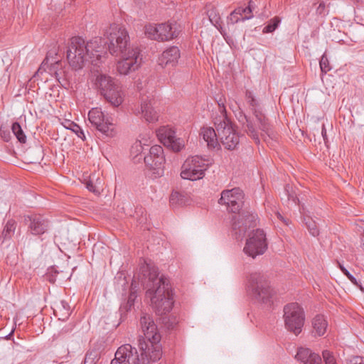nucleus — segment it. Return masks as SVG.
Listing matches in <instances>:
<instances>
[{
  "label": "nucleus",
  "mask_w": 364,
  "mask_h": 364,
  "mask_svg": "<svg viewBox=\"0 0 364 364\" xmlns=\"http://www.w3.org/2000/svg\"><path fill=\"white\" fill-rule=\"evenodd\" d=\"M276 215L279 220L282 221L286 225H288V220H286L279 213H277Z\"/></svg>",
  "instance_id": "a18cd8bd"
},
{
  "label": "nucleus",
  "mask_w": 364,
  "mask_h": 364,
  "mask_svg": "<svg viewBox=\"0 0 364 364\" xmlns=\"http://www.w3.org/2000/svg\"><path fill=\"white\" fill-rule=\"evenodd\" d=\"M145 33L152 40L165 41L176 38L178 34V31L176 23H162L146 26Z\"/></svg>",
  "instance_id": "f8f14e48"
},
{
  "label": "nucleus",
  "mask_w": 364,
  "mask_h": 364,
  "mask_svg": "<svg viewBox=\"0 0 364 364\" xmlns=\"http://www.w3.org/2000/svg\"><path fill=\"white\" fill-rule=\"evenodd\" d=\"M154 100L146 97H142L141 103V114L148 122H155L159 119V114L154 108Z\"/></svg>",
  "instance_id": "4be33fe9"
},
{
  "label": "nucleus",
  "mask_w": 364,
  "mask_h": 364,
  "mask_svg": "<svg viewBox=\"0 0 364 364\" xmlns=\"http://www.w3.org/2000/svg\"><path fill=\"white\" fill-rule=\"evenodd\" d=\"M136 149V151H141V152H143V153H144L143 149H141V148H139V147L138 148V149ZM141 157H144V154H143V155H141Z\"/></svg>",
  "instance_id": "3c124183"
},
{
  "label": "nucleus",
  "mask_w": 364,
  "mask_h": 364,
  "mask_svg": "<svg viewBox=\"0 0 364 364\" xmlns=\"http://www.w3.org/2000/svg\"><path fill=\"white\" fill-rule=\"evenodd\" d=\"M320 68L321 72L325 73H326L328 71L331 70L328 60L325 55H323L320 60Z\"/></svg>",
  "instance_id": "c9c22d12"
},
{
  "label": "nucleus",
  "mask_w": 364,
  "mask_h": 364,
  "mask_svg": "<svg viewBox=\"0 0 364 364\" xmlns=\"http://www.w3.org/2000/svg\"><path fill=\"white\" fill-rule=\"evenodd\" d=\"M227 21L228 23L232 24L237 23L240 21H245L241 13H240L238 11L237 7L230 13V16L228 17Z\"/></svg>",
  "instance_id": "2f4dec72"
},
{
  "label": "nucleus",
  "mask_w": 364,
  "mask_h": 364,
  "mask_svg": "<svg viewBox=\"0 0 364 364\" xmlns=\"http://www.w3.org/2000/svg\"><path fill=\"white\" fill-rule=\"evenodd\" d=\"M280 19L277 17L271 19L268 24L264 27L263 33L273 32L278 27Z\"/></svg>",
  "instance_id": "473e14b6"
},
{
  "label": "nucleus",
  "mask_w": 364,
  "mask_h": 364,
  "mask_svg": "<svg viewBox=\"0 0 364 364\" xmlns=\"http://www.w3.org/2000/svg\"><path fill=\"white\" fill-rule=\"evenodd\" d=\"M322 356L325 364H337L336 357L331 351L328 350H323Z\"/></svg>",
  "instance_id": "72a5a7b5"
},
{
  "label": "nucleus",
  "mask_w": 364,
  "mask_h": 364,
  "mask_svg": "<svg viewBox=\"0 0 364 364\" xmlns=\"http://www.w3.org/2000/svg\"><path fill=\"white\" fill-rule=\"evenodd\" d=\"M88 119L91 124L102 135L112 137L115 134L112 119L105 117L100 109L93 108L88 113Z\"/></svg>",
  "instance_id": "4468645a"
},
{
  "label": "nucleus",
  "mask_w": 364,
  "mask_h": 364,
  "mask_svg": "<svg viewBox=\"0 0 364 364\" xmlns=\"http://www.w3.org/2000/svg\"><path fill=\"white\" fill-rule=\"evenodd\" d=\"M68 129H71L73 132H75L77 136L82 138L85 137V134L81 128L75 123L71 122Z\"/></svg>",
  "instance_id": "4c0bfd02"
},
{
  "label": "nucleus",
  "mask_w": 364,
  "mask_h": 364,
  "mask_svg": "<svg viewBox=\"0 0 364 364\" xmlns=\"http://www.w3.org/2000/svg\"><path fill=\"white\" fill-rule=\"evenodd\" d=\"M48 279L49 280L50 282H52V283H54L55 281V279L53 277V275L48 276Z\"/></svg>",
  "instance_id": "de8ad7c7"
},
{
  "label": "nucleus",
  "mask_w": 364,
  "mask_h": 364,
  "mask_svg": "<svg viewBox=\"0 0 364 364\" xmlns=\"http://www.w3.org/2000/svg\"><path fill=\"white\" fill-rule=\"evenodd\" d=\"M200 134L203 139L207 142V145L210 149H215L219 146V137L217 130L212 127H203Z\"/></svg>",
  "instance_id": "b1692460"
},
{
  "label": "nucleus",
  "mask_w": 364,
  "mask_h": 364,
  "mask_svg": "<svg viewBox=\"0 0 364 364\" xmlns=\"http://www.w3.org/2000/svg\"><path fill=\"white\" fill-rule=\"evenodd\" d=\"M247 290L249 296L257 302L267 304L272 302L274 291L261 273L255 272L250 275Z\"/></svg>",
  "instance_id": "0eeeda50"
},
{
  "label": "nucleus",
  "mask_w": 364,
  "mask_h": 364,
  "mask_svg": "<svg viewBox=\"0 0 364 364\" xmlns=\"http://www.w3.org/2000/svg\"><path fill=\"white\" fill-rule=\"evenodd\" d=\"M166 317H164V318H163V320H164V322H165V319H166Z\"/></svg>",
  "instance_id": "5fc2aeb1"
},
{
  "label": "nucleus",
  "mask_w": 364,
  "mask_h": 364,
  "mask_svg": "<svg viewBox=\"0 0 364 364\" xmlns=\"http://www.w3.org/2000/svg\"><path fill=\"white\" fill-rule=\"evenodd\" d=\"M181 194L176 191V192H173L171 194V196H170V203L171 204L173 205V204H176L179 202V198L181 197Z\"/></svg>",
  "instance_id": "79ce46f5"
},
{
  "label": "nucleus",
  "mask_w": 364,
  "mask_h": 364,
  "mask_svg": "<svg viewBox=\"0 0 364 364\" xmlns=\"http://www.w3.org/2000/svg\"><path fill=\"white\" fill-rule=\"evenodd\" d=\"M140 325L143 333L138 340L140 354L130 344L121 346L115 353L118 359L126 364H151L161 358V336L152 317L144 314L140 318Z\"/></svg>",
  "instance_id": "f257e3e1"
},
{
  "label": "nucleus",
  "mask_w": 364,
  "mask_h": 364,
  "mask_svg": "<svg viewBox=\"0 0 364 364\" xmlns=\"http://www.w3.org/2000/svg\"><path fill=\"white\" fill-rule=\"evenodd\" d=\"M207 15L211 23L218 27V25H220V17L218 10L215 7H211L208 9Z\"/></svg>",
  "instance_id": "c756f323"
},
{
  "label": "nucleus",
  "mask_w": 364,
  "mask_h": 364,
  "mask_svg": "<svg viewBox=\"0 0 364 364\" xmlns=\"http://www.w3.org/2000/svg\"><path fill=\"white\" fill-rule=\"evenodd\" d=\"M284 319L287 329L296 336L299 335L304 324L303 309L297 303H290L284 307Z\"/></svg>",
  "instance_id": "1a4fd4ad"
},
{
  "label": "nucleus",
  "mask_w": 364,
  "mask_h": 364,
  "mask_svg": "<svg viewBox=\"0 0 364 364\" xmlns=\"http://www.w3.org/2000/svg\"><path fill=\"white\" fill-rule=\"evenodd\" d=\"M105 36L110 54L122 58L117 65V71L121 75H127L138 69L141 62L140 50L128 46L129 37L126 29L114 23L106 31Z\"/></svg>",
  "instance_id": "7ed1b4c3"
},
{
  "label": "nucleus",
  "mask_w": 364,
  "mask_h": 364,
  "mask_svg": "<svg viewBox=\"0 0 364 364\" xmlns=\"http://www.w3.org/2000/svg\"><path fill=\"white\" fill-rule=\"evenodd\" d=\"M96 67L92 72V82L100 95L113 107H117L124 100V94L118 82L109 75L102 73Z\"/></svg>",
  "instance_id": "39448f33"
},
{
  "label": "nucleus",
  "mask_w": 364,
  "mask_h": 364,
  "mask_svg": "<svg viewBox=\"0 0 364 364\" xmlns=\"http://www.w3.org/2000/svg\"><path fill=\"white\" fill-rule=\"evenodd\" d=\"M321 135L323 136V139L325 143H326L327 142V134H326V129L323 124L322 125Z\"/></svg>",
  "instance_id": "37998d69"
},
{
  "label": "nucleus",
  "mask_w": 364,
  "mask_h": 364,
  "mask_svg": "<svg viewBox=\"0 0 364 364\" xmlns=\"http://www.w3.org/2000/svg\"><path fill=\"white\" fill-rule=\"evenodd\" d=\"M111 364H126L124 362L118 359V356L115 354L114 358L111 361Z\"/></svg>",
  "instance_id": "c03bdc74"
},
{
  "label": "nucleus",
  "mask_w": 364,
  "mask_h": 364,
  "mask_svg": "<svg viewBox=\"0 0 364 364\" xmlns=\"http://www.w3.org/2000/svg\"><path fill=\"white\" fill-rule=\"evenodd\" d=\"M339 267L341 272L348 277V279L355 285H358L356 278L350 273V272L339 263Z\"/></svg>",
  "instance_id": "e433bc0d"
},
{
  "label": "nucleus",
  "mask_w": 364,
  "mask_h": 364,
  "mask_svg": "<svg viewBox=\"0 0 364 364\" xmlns=\"http://www.w3.org/2000/svg\"><path fill=\"white\" fill-rule=\"evenodd\" d=\"M141 270L146 281V296L151 300L152 308L158 315H166L172 309L173 298L169 279L159 277V269L154 265L144 264ZM141 282H144L141 281Z\"/></svg>",
  "instance_id": "20e7f679"
},
{
  "label": "nucleus",
  "mask_w": 364,
  "mask_h": 364,
  "mask_svg": "<svg viewBox=\"0 0 364 364\" xmlns=\"http://www.w3.org/2000/svg\"><path fill=\"white\" fill-rule=\"evenodd\" d=\"M105 39L95 37L87 43L79 36L70 38L66 51V58L70 66L75 70L91 65L92 71L105 63L107 58Z\"/></svg>",
  "instance_id": "f03ea898"
},
{
  "label": "nucleus",
  "mask_w": 364,
  "mask_h": 364,
  "mask_svg": "<svg viewBox=\"0 0 364 364\" xmlns=\"http://www.w3.org/2000/svg\"><path fill=\"white\" fill-rule=\"evenodd\" d=\"M24 223L28 227V232L35 236L43 235L50 228L49 220L40 214L25 215Z\"/></svg>",
  "instance_id": "f3484780"
},
{
  "label": "nucleus",
  "mask_w": 364,
  "mask_h": 364,
  "mask_svg": "<svg viewBox=\"0 0 364 364\" xmlns=\"http://www.w3.org/2000/svg\"><path fill=\"white\" fill-rule=\"evenodd\" d=\"M247 7H252V11H253L254 8H255V4L254 2L250 0L248 3V6Z\"/></svg>",
  "instance_id": "49530a36"
},
{
  "label": "nucleus",
  "mask_w": 364,
  "mask_h": 364,
  "mask_svg": "<svg viewBox=\"0 0 364 364\" xmlns=\"http://www.w3.org/2000/svg\"><path fill=\"white\" fill-rule=\"evenodd\" d=\"M290 188V186L289 185H287L286 187H285V191L288 193L289 192V189Z\"/></svg>",
  "instance_id": "864d4df0"
},
{
  "label": "nucleus",
  "mask_w": 364,
  "mask_h": 364,
  "mask_svg": "<svg viewBox=\"0 0 364 364\" xmlns=\"http://www.w3.org/2000/svg\"><path fill=\"white\" fill-rule=\"evenodd\" d=\"M56 55L57 53L55 50H49L46 58L41 65L40 70L43 69L46 70L47 69H49L50 72H55L60 64V60L55 58Z\"/></svg>",
  "instance_id": "393cba45"
},
{
  "label": "nucleus",
  "mask_w": 364,
  "mask_h": 364,
  "mask_svg": "<svg viewBox=\"0 0 364 364\" xmlns=\"http://www.w3.org/2000/svg\"><path fill=\"white\" fill-rule=\"evenodd\" d=\"M257 215L249 212L239 213L232 218V232L236 240H242L247 229L256 226Z\"/></svg>",
  "instance_id": "2eb2a0df"
},
{
  "label": "nucleus",
  "mask_w": 364,
  "mask_h": 364,
  "mask_svg": "<svg viewBox=\"0 0 364 364\" xmlns=\"http://www.w3.org/2000/svg\"><path fill=\"white\" fill-rule=\"evenodd\" d=\"M348 364H364V358L362 356H353L348 359Z\"/></svg>",
  "instance_id": "ea45409f"
},
{
  "label": "nucleus",
  "mask_w": 364,
  "mask_h": 364,
  "mask_svg": "<svg viewBox=\"0 0 364 364\" xmlns=\"http://www.w3.org/2000/svg\"><path fill=\"white\" fill-rule=\"evenodd\" d=\"M86 188L91 192L94 193H96V194H99L100 193V188L96 185V184H94L93 182L90 180L86 182Z\"/></svg>",
  "instance_id": "58836bf2"
},
{
  "label": "nucleus",
  "mask_w": 364,
  "mask_h": 364,
  "mask_svg": "<svg viewBox=\"0 0 364 364\" xmlns=\"http://www.w3.org/2000/svg\"><path fill=\"white\" fill-rule=\"evenodd\" d=\"M157 136L164 146L171 147L174 151H179L184 146V141L176 136L175 130L168 127H161L156 132Z\"/></svg>",
  "instance_id": "a211bd4d"
},
{
  "label": "nucleus",
  "mask_w": 364,
  "mask_h": 364,
  "mask_svg": "<svg viewBox=\"0 0 364 364\" xmlns=\"http://www.w3.org/2000/svg\"><path fill=\"white\" fill-rule=\"evenodd\" d=\"M361 247H362L363 250L364 251V230H363V236L361 237Z\"/></svg>",
  "instance_id": "8fccbe9b"
},
{
  "label": "nucleus",
  "mask_w": 364,
  "mask_h": 364,
  "mask_svg": "<svg viewBox=\"0 0 364 364\" xmlns=\"http://www.w3.org/2000/svg\"><path fill=\"white\" fill-rule=\"evenodd\" d=\"M245 100L255 120L258 123L259 129L266 134L269 138L273 139L274 133L272 129L268 119L263 113L262 108L259 100L255 97L253 93L250 90H246L245 92Z\"/></svg>",
  "instance_id": "9b49d317"
},
{
  "label": "nucleus",
  "mask_w": 364,
  "mask_h": 364,
  "mask_svg": "<svg viewBox=\"0 0 364 364\" xmlns=\"http://www.w3.org/2000/svg\"><path fill=\"white\" fill-rule=\"evenodd\" d=\"M267 249L266 235L263 230H253L247 239L243 252L252 258L263 255Z\"/></svg>",
  "instance_id": "ddd939ff"
},
{
  "label": "nucleus",
  "mask_w": 364,
  "mask_h": 364,
  "mask_svg": "<svg viewBox=\"0 0 364 364\" xmlns=\"http://www.w3.org/2000/svg\"><path fill=\"white\" fill-rule=\"evenodd\" d=\"M208 167V161L199 156L188 158L181 167V176L183 179L196 181L203 178Z\"/></svg>",
  "instance_id": "9d476101"
},
{
  "label": "nucleus",
  "mask_w": 364,
  "mask_h": 364,
  "mask_svg": "<svg viewBox=\"0 0 364 364\" xmlns=\"http://www.w3.org/2000/svg\"><path fill=\"white\" fill-rule=\"evenodd\" d=\"M304 221L305 223V225H306L309 233L312 236L316 237V236L318 235L319 230L318 228V226H317L315 220H314L311 217H309L308 215H304Z\"/></svg>",
  "instance_id": "cd10ccee"
},
{
  "label": "nucleus",
  "mask_w": 364,
  "mask_h": 364,
  "mask_svg": "<svg viewBox=\"0 0 364 364\" xmlns=\"http://www.w3.org/2000/svg\"><path fill=\"white\" fill-rule=\"evenodd\" d=\"M139 147L143 149L146 166L153 171L154 177L162 176L166 161L162 146L154 145L149 149L141 146V142H136L132 149H138Z\"/></svg>",
  "instance_id": "6e6552de"
},
{
  "label": "nucleus",
  "mask_w": 364,
  "mask_h": 364,
  "mask_svg": "<svg viewBox=\"0 0 364 364\" xmlns=\"http://www.w3.org/2000/svg\"><path fill=\"white\" fill-rule=\"evenodd\" d=\"M237 9L245 21L251 19L253 17L252 7L238 6Z\"/></svg>",
  "instance_id": "f704fd0d"
},
{
  "label": "nucleus",
  "mask_w": 364,
  "mask_h": 364,
  "mask_svg": "<svg viewBox=\"0 0 364 364\" xmlns=\"http://www.w3.org/2000/svg\"><path fill=\"white\" fill-rule=\"evenodd\" d=\"M181 57L180 50L176 46H171L165 50L159 58V64L162 67H174Z\"/></svg>",
  "instance_id": "aec40b11"
},
{
  "label": "nucleus",
  "mask_w": 364,
  "mask_h": 364,
  "mask_svg": "<svg viewBox=\"0 0 364 364\" xmlns=\"http://www.w3.org/2000/svg\"><path fill=\"white\" fill-rule=\"evenodd\" d=\"M289 200L291 199L294 202L296 203V200H298L297 198H294L292 195L288 193Z\"/></svg>",
  "instance_id": "09e8293b"
},
{
  "label": "nucleus",
  "mask_w": 364,
  "mask_h": 364,
  "mask_svg": "<svg viewBox=\"0 0 364 364\" xmlns=\"http://www.w3.org/2000/svg\"><path fill=\"white\" fill-rule=\"evenodd\" d=\"M316 14L322 16H325L328 13L326 9L325 3L323 1L319 3V5L316 8Z\"/></svg>",
  "instance_id": "a19ab883"
},
{
  "label": "nucleus",
  "mask_w": 364,
  "mask_h": 364,
  "mask_svg": "<svg viewBox=\"0 0 364 364\" xmlns=\"http://www.w3.org/2000/svg\"><path fill=\"white\" fill-rule=\"evenodd\" d=\"M11 130L19 142L25 143L26 141V136L18 122H15L12 124Z\"/></svg>",
  "instance_id": "c85d7f7f"
},
{
  "label": "nucleus",
  "mask_w": 364,
  "mask_h": 364,
  "mask_svg": "<svg viewBox=\"0 0 364 364\" xmlns=\"http://www.w3.org/2000/svg\"><path fill=\"white\" fill-rule=\"evenodd\" d=\"M243 199L242 191L239 188H234L230 190L223 191L218 203L225 205L229 211L235 213L241 209Z\"/></svg>",
  "instance_id": "dca6fc26"
},
{
  "label": "nucleus",
  "mask_w": 364,
  "mask_h": 364,
  "mask_svg": "<svg viewBox=\"0 0 364 364\" xmlns=\"http://www.w3.org/2000/svg\"><path fill=\"white\" fill-rule=\"evenodd\" d=\"M15 230L16 222L14 220H9L4 226L1 235L0 236V240L3 238L2 242L4 240L11 238Z\"/></svg>",
  "instance_id": "a878e982"
},
{
  "label": "nucleus",
  "mask_w": 364,
  "mask_h": 364,
  "mask_svg": "<svg viewBox=\"0 0 364 364\" xmlns=\"http://www.w3.org/2000/svg\"><path fill=\"white\" fill-rule=\"evenodd\" d=\"M55 315L59 314V319L65 321L68 318L70 315V306L67 302L62 301L60 306L58 307V309L55 310Z\"/></svg>",
  "instance_id": "bb28decb"
},
{
  "label": "nucleus",
  "mask_w": 364,
  "mask_h": 364,
  "mask_svg": "<svg viewBox=\"0 0 364 364\" xmlns=\"http://www.w3.org/2000/svg\"><path fill=\"white\" fill-rule=\"evenodd\" d=\"M311 335L314 337L323 336L327 330L328 322L323 315H316L311 321Z\"/></svg>",
  "instance_id": "5701e85b"
},
{
  "label": "nucleus",
  "mask_w": 364,
  "mask_h": 364,
  "mask_svg": "<svg viewBox=\"0 0 364 364\" xmlns=\"http://www.w3.org/2000/svg\"><path fill=\"white\" fill-rule=\"evenodd\" d=\"M175 322H172L171 324L168 325V328H173Z\"/></svg>",
  "instance_id": "603ef678"
},
{
  "label": "nucleus",
  "mask_w": 364,
  "mask_h": 364,
  "mask_svg": "<svg viewBox=\"0 0 364 364\" xmlns=\"http://www.w3.org/2000/svg\"><path fill=\"white\" fill-rule=\"evenodd\" d=\"M295 358L299 364H322L321 356L307 348H299Z\"/></svg>",
  "instance_id": "412c9836"
},
{
  "label": "nucleus",
  "mask_w": 364,
  "mask_h": 364,
  "mask_svg": "<svg viewBox=\"0 0 364 364\" xmlns=\"http://www.w3.org/2000/svg\"><path fill=\"white\" fill-rule=\"evenodd\" d=\"M99 353L96 350H92L87 352L82 364H96L99 360Z\"/></svg>",
  "instance_id": "7c9ffc66"
},
{
  "label": "nucleus",
  "mask_w": 364,
  "mask_h": 364,
  "mask_svg": "<svg viewBox=\"0 0 364 364\" xmlns=\"http://www.w3.org/2000/svg\"><path fill=\"white\" fill-rule=\"evenodd\" d=\"M235 117L242 126L244 132L250 136L256 144L259 143V134L254 118L247 116L240 108L235 112Z\"/></svg>",
  "instance_id": "6ab92c4d"
},
{
  "label": "nucleus",
  "mask_w": 364,
  "mask_h": 364,
  "mask_svg": "<svg viewBox=\"0 0 364 364\" xmlns=\"http://www.w3.org/2000/svg\"><path fill=\"white\" fill-rule=\"evenodd\" d=\"M221 114L214 119V124L218 132L219 141L224 148L228 150L235 149L239 144V136L236 134L230 120L226 114L223 103L218 102Z\"/></svg>",
  "instance_id": "423d86ee"
}]
</instances>
